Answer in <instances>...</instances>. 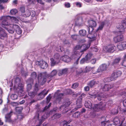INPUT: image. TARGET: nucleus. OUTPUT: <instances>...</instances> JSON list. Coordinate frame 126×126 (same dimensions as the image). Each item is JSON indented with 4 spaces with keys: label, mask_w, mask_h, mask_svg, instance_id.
I'll list each match as a JSON object with an SVG mask.
<instances>
[{
    "label": "nucleus",
    "mask_w": 126,
    "mask_h": 126,
    "mask_svg": "<svg viewBox=\"0 0 126 126\" xmlns=\"http://www.w3.org/2000/svg\"><path fill=\"white\" fill-rule=\"evenodd\" d=\"M9 17L13 22L16 23L18 21V20L14 17H11L9 16H3L0 18V20L2 21L1 26L6 29L8 32L11 33H13L15 31L14 26L15 24H10L8 22V18Z\"/></svg>",
    "instance_id": "nucleus-1"
},
{
    "label": "nucleus",
    "mask_w": 126,
    "mask_h": 126,
    "mask_svg": "<svg viewBox=\"0 0 126 126\" xmlns=\"http://www.w3.org/2000/svg\"><path fill=\"white\" fill-rule=\"evenodd\" d=\"M38 83L41 85H43L47 81L48 83L49 82L51 79V77L48 76L46 72L39 73L38 75Z\"/></svg>",
    "instance_id": "nucleus-2"
},
{
    "label": "nucleus",
    "mask_w": 126,
    "mask_h": 126,
    "mask_svg": "<svg viewBox=\"0 0 126 126\" xmlns=\"http://www.w3.org/2000/svg\"><path fill=\"white\" fill-rule=\"evenodd\" d=\"M90 43H89V44L87 45L84 44L82 45H77L74 48V51H75V54H77V56H78L79 55V52H76L75 51V50L81 49V50L80 52H82L87 50L90 47Z\"/></svg>",
    "instance_id": "nucleus-3"
},
{
    "label": "nucleus",
    "mask_w": 126,
    "mask_h": 126,
    "mask_svg": "<svg viewBox=\"0 0 126 126\" xmlns=\"http://www.w3.org/2000/svg\"><path fill=\"white\" fill-rule=\"evenodd\" d=\"M71 103V102L69 99H66L64 101V102L63 104L60 107L59 109V110H62L64 111L65 110L64 112H67V110H66L67 109V108L70 105Z\"/></svg>",
    "instance_id": "nucleus-4"
},
{
    "label": "nucleus",
    "mask_w": 126,
    "mask_h": 126,
    "mask_svg": "<svg viewBox=\"0 0 126 126\" xmlns=\"http://www.w3.org/2000/svg\"><path fill=\"white\" fill-rule=\"evenodd\" d=\"M116 47L113 45H109L107 46H104L103 47V50L104 52L112 53L115 50Z\"/></svg>",
    "instance_id": "nucleus-5"
},
{
    "label": "nucleus",
    "mask_w": 126,
    "mask_h": 126,
    "mask_svg": "<svg viewBox=\"0 0 126 126\" xmlns=\"http://www.w3.org/2000/svg\"><path fill=\"white\" fill-rule=\"evenodd\" d=\"M38 90V85L37 83H36L35 85L34 89L33 91L28 92V95L31 97H33L36 94Z\"/></svg>",
    "instance_id": "nucleus-6"
},
{
    "label": "nucleus",
    "mask_w": 126,
    "mask_h": 126,
    "mask_svg": "<svg viewBox=\"0 0 126 126\" xmlns=\"http://www.w3.org/2000/svg\"><path fill=\"white\" fill-rule=\"evenodd\" d=\"M105 106V104L102 102H100L99 104H95L93 109L94 111H98L102 110Z\"/></svg>",
    "instance_id": "nucleus-7"
},
{
    "label": "nucleus",
    "mask_w": 126,
    "mask_h": 126,
    "mask_svg": "<svg viewBox=\"0 0 126 126\" xmlns=\"http://www.w3.org/2000/svg\"><path fill=\"white\" fill-rule=\"evenodd\" d=\"M18 88L19 90L18 91V94L20 96H23L24 94V92L23 91L24 85L21 83V82L18 84Z\"/></svg>",
    "instance_id": "nucleus-8"
},
{
    "label": "nucleus",
    "mask_w": 126,
    "mask_h": 126,
    "mask_svg": "<svg viewBox=\"0 0 126 126\" xmlns=\"http://www.w3.org/2000/svg\"><path fill=\"white\" fill-rule=\"evenodd\" d=\"M36 63L37 65H40L41 68L43 69L46 68L48 66L47 63L43 61H37Z\"/></svg>",
    "instance_id": "nucleus-9"
},
{
    "label": "nucleus",
    "mask_w": 126,
    "mask_h": 126,
    "mask_svg": "<svg viewBox=\"0 0 126 126\" xmlns=\"http://www.w3.org/2000/svg\"><path fill=\"white\" fill-rule=\"evenodd\" d=\"M107 68V65L105 64H102L100 65L99 67L98 68L97 71H96L95 72H94L95 70H93V73L94 74L100 72V71H102L105 70Z\"/></svg>",
    "instance_id": "nucleus-10"
},
{
    "label": "nucleus",
    "mask_w": 126,
    "mask_h": 126,
    "mask_svg": "<svg viewBox=\"0 0 126 126\" xmlns=\"http://www.w3.org/2000/svg\"><path fill=\"white\" fill-rule=\"evenodd\" d=\"M82 99L81 97H79L77 101V104L78 106L75 108L74 109L72 110V111L74 112L77 110L78 109L80 108L81 107V101Z\"/></svg>",
    "instance_id": "nucleus-11"
},
{
    "label": "nucleus",
    "mask_w": 126,
    "mask_h": 126,
    "mask_svg": "<svg viewBox=\"0 0 126 126\" xmlns=\"http://www.w3.org/2000/svg\"><path fill=\"white\" fill-rule=\"evenodd\" d=\"M122 74L121 72L120 71H116L113 73L111 75L112 77L113 80H115L117 78L120 77Z\"/></svg>",
    "instance_id": "nucleus-12"
},
{
    "label": "nucleus",
    "mask_w": 126,
    "mask_h": 126,
    "mask_svg": "<svg viewBox=\"0 0 126 126\" xmlns=\"http://www.w3.org/2000/svg\"><path fill=\"white\" fill-rule=\"evenodd\" d=\"M117 28L119 29H124L126 28V21H122L121 23H118L116 26Z\"/></svg>",
    "instance_id": "nucleus-13"
},
{
    "label": "nucleus",
    "mask_w": 126,
    "mask_h": 126,
    "mask_svg": "<svg viewBox=\"0 0 126 126\" xmlns=\"http://www.w3.org/2000/svg\"><path fill=\"white\" fill-rule=\"evenodd\" d=\"M50 105V104L48 106H46L43 110H41L40 111H38L36 113L35 116H34V119H38L39 118V116L40 112H43L45 111L46 110H47V109L49 108Z\"/></svg>",
    "instance_id": "nucleus-14"
},
{
    "label": "nucleus",
    "mask_w": 126,
    "mask_h": 126,
    "mask_svg": "<svg viewBox=\"0 0 126 126\" xmlns=\"http://www.w3.org/2000/svg\"><path fill=\"white\" fill-rule=\"evenodd\" d=\"M117 47L120 50H122L126 49V42L119 43L117 46Z\"/></svg>",
    "instance_id": "nucleus-15"
},
{
    "label": "nucleus",
    "mask_w": 126,
    "mask_h": 126,
    "mask_svg": "<svg viewBox=\"0 0 126 126\" xmlns=\"http://www.w3.org/2000/svg\"><path fill=\"white\" fill-rule=\"evenodd\" d=\"M114 86V84H105L102 88V89L104 91H106L109 90Z\"/></svg>",
    "instance_id": "nucleus-16"
},
{
    "label": "nucleus",
    "mask_w": 126,
    "mask_h": 126,
    "mask_svg": "<svg viewBox=\"0 0 126 126\" xmlns=\"http://www.w3.org/2000/svg\"><path fill=\"white\" fill-rule=\"evenodd\" d=\"M89 24V28H88L90 29V28H91L92 29V31L93 30V27H95L96 25V23L95 21L92 20H89L88 22Z\"/></svg>",
    "instance_id": "nucleus-17"
},
{
    "label": "nucleus",
    "mask_w": 126,
    "mask_h": 126,
    "mask_svg": "<svg viewBox=\"0 0 126 126\" xmlns=\"http://www.w3.org/2000/svg\"><path fill=\"white\" fill-rule=\"evenodd\" d=\"M68 72V68H67L59 70L58 75L59 76H61L63 75L67 74Z\"/></svg>",
    "instance_id": "nucleus-18"
},
{
    "label": "nucleus",
    "mask_w": 126,
    "mask_h": 126,
    "mask_svg": "<svg viewBox=\"0 0 126 126\" xmlns=\"http://www.w3.org/2000/svg\"><path fill=\"white\" fill-rule=\"evenodd\" d=\"M64 94L63 93H56L55 94V96H57L56 100L59 102L61 99H63Z\"/></svg>",
    "instance_id": "nucleus-19"
},
{
    "label": "nucleus",
    "mask_w": 126,
    "mask_h": 126,
    "mask_svg": "<svg viewBox=\"0 0 126 126\" xmlns=\"http://www.w3.org/2000/svg\"><path fill=\"white\" fill-rule=\"evenodd\" d=\"M13 112L12 110H11L10 112L7 114L5 115V121L6 122H10L11 121L10 117L12 115Z\"/></svg>",
    "instance_id": "nucleus-20"
},
{
    "label": "nucleus",
    "mask_w": 126,
    "mask_h": 126,
    "mask_svg": "<svg viewBox=\"0 0 126 126\" xmlns=\"http://www.w3.org/2000/svg\"><path fill=\"white\" fill-rule=\"evenodd\" d=\"M48 93V91H47L46 90H44L39 94L38 95L42 99Z\"/></svg>",
    "instance_id": "nucleus-21"
},
{
    "label": "nucleus",
    "mask_w": 126,
    "mask_h": 126,
    "mask_svg": "<svg viewBox=\"0 0 126 126\" xmlns=\"http://www.w3.org/2000/svg\"><path fill=\"white\" fill-rule=\"evenodd\" d=\"M88 30V32L89 33L87 35V37L90 39L94 38L96 36V34L93 32L91 33H90V31L89 28Z\"/></svg>",
    "instance_id": "nucleus-22"
},
{
    "label": "nucleus",
    "mask_w": 126,
    "mask_h": 126,
    "mask_svg": "<svg viewBox=\"0 0 126 126\" xmlns=\"http://www.w3.org/2000/svg\"><path fill=\"white\" fill-rule=\"evenodd\" d=\"M60 59L64 62H68L70 60V58L67 55H65L60 58Z\"/></svg>",
    "instance_id": "nucleus-23"
},
{
    "label": "nucleus",
    "mask_w": 126,
    "mask_h": 126,
    "mask_svg": "<svg viewBox=\"0 0 126 126\" xmlns=\"http://www.w3.org/2000/svg\"><path fill=\"white\" fill-rule=\"evenodd\" d=\"M123 36L122 35L117 36L114 38V39L116 43L120 42L122 40Z\"/></svg>",
    "instance_id": "nucleus-24"
},
{
    "label": "nucleus",
    "mask_w": 126,
    "mask_h": 126,
    "mask_svg": "<svg viewBox=\"0 0 126 126\" xmlns=\"http://www.w3.org/2000/svg\"><path fill=\"white\" fill-rule=\"evenodd\" d=\"M14 27H15V30L16 33L18 34H20L22 33V30L20 27L18 25L16 24Z\"/></svg>",
    "instance_id": "nucleus-25"
},
{
    "label": "nucleus",
    "mask_w": 126,
    "mask_h": 126,
    "mask_svg": "<svg viewBox=\"0 0 126 126\" xmlns=\"http://www.w3.org/2000/svg\"><path fill=\"white\" fill-rule=\"evenodd\" d=\"M107 22L108 21L106 20L101 22L99 25V27L97 29V31L98 30H102L104 27V26Z\"/></svg>",
    "instance_id": "nucleus-26"
},
{
    "label": "nucleus",
    "mask_w": 126,
    "mask_h": 126,
    "mask_svg": "<svg viewBox=\"0 0 126 126\" xmlns=\"http://www.w3.org/2000/svg\"><path fill=\"white\" fill-rule=\"evenodd\" d=\"M99 83V81L97 80H93L90 81L88 85L91 87H93L95 85Z\"/></svg>",
    "instance_id": "nucleus-27"
},
{
    "label": "nucleus",
    "mask_w": 126,
    "mask_h": 126,
    "mask_svg": "<svg viewBox=\"0 0 126 126\" xmlns=\"http://www.w3.org/2000/svg\"><path fill=\"white\" fill-rule=\"evenodd\" d=\"M30 11L28 10H27L23 14H22V16L24 17H29L31 15Z\"/></svg>",
    "instance_id": "nucleus-28"
},
{
    "label": "nucleus",
    "mask_w": 126,
    "mask_h": 126,
    "mask_svg": "<svg viewBox=\"0 0 126 126\" xmlns=\"http://www.w3.org/2000/svg\"><path fill=\"white\" fill-rule=\"evenodd\" d=\"M85 106L86 108L89 109L92 108V104L91 102L89 101H86L85 104Z\"/></svg>",
    "instance_id": "nucleus-29"
},
{
    "label": "nucleus",
    "mask_w": 126,
    "mask_h": 126,
    "mask_svg": "<svg viewBox=\"0 0 126 126\" xmlns=\"http://www.w3.org/2000/svg\"><path fill=\"white\" fill-rule=\"evenodd\" d=\"M6 35V34L4 30L1 27V25H0V36L3 37Z\"/></svg>",
    "instance_id": "nucleus-30"
},
{
    "label": "nucleus",
    "mask_w": 126,
    "mask_h": 126,
    "mask_svg": "<svg viewBox=\"0 0 126 126\" xmlns=\"http://www.w3.org/2000/svg\"><path fill=\"white\" fill-rule=\"evenodd\" d=\"M55 60H56L57 62H59L60 61V55L58 53H56L54 55Z\"/></svg>",
    "instance_id": "nucleus-31"
},
{
    "label": "nucleus",
    "mask_w": 126,
    "mask_h": 126,
    "mask_svg": "<svg viewBox=\"0 0 126 126\" xmlns=\"http://www.w3.org/2000/svg\"><path fill=\"white\" fill-rule=\"evenodd\" d=\"M61 116V115L60 114L56 113L53 115L52 117V119H57Z\"/></svg>",
    "instance_id": "nucleus-32"
},
{
    "label": "nucleus",
    "mask_w": 126,
    "mask_h": 126,
    "mask_svg": "<svg viewBox=\"0 0 126 126\" xmlns=\"http://www.w3.org/2000/svg\"><path fill=\"white\" fill-rule=\"evenodd\" d=\"M79 33L81 36H84L86 35V32L85 30H82L79 31Z\"/></svg>",
    "instance_id": "nucleus-33"
},
{
    "label": "nucleus",
    "mask_w": 126,
    "mask_h": 126,
    "mask_svg": "<svg viewBox=\"0 0 126 126\" xmlns=\"http://www.w3.org/2000/svg\"><path fill=\"white\" fill-rule=\"evenodd\" d=\"M120 60L121 59L120 58H118L115 59L112 63V64L113 65H114L118 64L120 62Z\"/></svg>",
    "instance_id": "nucleus-34"
},
{
    "label": "nucleus",
    "mask_w": 126,
    "mask_h": 126,
    "mask_svg": "<svg viewBox=\"0 0 126 126\" xmlns=\"http://www.w3.org/2000/svg\"><path fill=\"white\" fill-rule=\"evenodd\" d=\"M57 70H54L51 72L50 75H48V76H50L51 79V77H53L57 75Z\"/></svg>",
    "instance_id": "nucleus-35"
},
{
    "label": "nucleus",
    "mask_w": 126,
    "mask_h": 126,
    "mask_svg": "<svg viewBox=\"0 0 126 126\" xmlns=\"http://www.w3.org/2000/svg\"><path fill=\"white\" fill-rule=\"evenodd\" d=\"M94 68V67H92L89 66H86L84 72L85 73L88 72Z\"/></svg>",
    "instance_id": "nucleus-36"
},
{
    "label": "nucleus",
    "mask_w": 126,
    "mask_h": 126,
    "mask_svg": "<svg viewBox=\"0 0 126 126\" xmlns=\"http://www.w3.org/2000/svg\"><path fill=\"white\" fill-rule=\"evenodd\" d=\"M80 112L77 111L73 115V116L75 118H78L80 116Z\"/></svg>",
    "instance_id": "nucleus-37"
},
{
    "label": "nucleus",
    "mask_w": 126,
    "mask_h": 126,
    "mask_svg": "<svg viewBox=\"0 0 126 126\" xmlns=\"http://www.w3.org/2000/svg\"><path fill=\"white\" fill-rule=\"evenodd\" d=\"M21 82V80L20 78L17 77L16 78L15 80V82L14 84L15 85H17L18 84L20 83Z\"/></svg>",
    "instance_id": "nucleus-38"
},
{
    "label": "nucleus",
    "mask_w": 126,
    "mask_h": 126,
    "mask_svg": "<svg viewBox=\"0 0 126 126\" xmlns=\"http://www.w3.org/2000/svg\"><path fill=\"white\" fill-rule=\"evenodd\" d=\"M93 56L92 54L89 53L87 54L85 56V58L88 61L90 60Z\"/></svg>",
    "instance_id": "nucleus-39"
},
{
    "label": "nucleus",
    "mask_w": 126,
    "mask_h": 126,
    "mask_svg": "<svg viewBox=\"0 0 126 126\" xmlns=\"http://www.w3.org/2000/svg\"><path fill=\"white\" fill-rule=\"evenodd\" d=\"M33 82V79L32 78H30L27 79V84H32Z\"/></svg>",
    "instance_id": "nucleus-40"
},
{
    "label": "nucleus",
    "mask_w": 126,
    "mask_h": 126,
    "mask_svg": "<svg viewBox=\"0 0 126 126\" xmlns=\"http://www.w3.org/2000/svg\"><path fill=\"white\" fill-rule=\"evenodd\" d=\"M112 81H114V80L111 76L110 77L105 79L104 80L105 82H109Z\"/></svg>",
    "instance_id": "nucleus-41"
},
{
    "label": "nucleus",
    "mask_w": 126,
    "mask_h": 126,
    "mask_svg": "<svg viewBox=\"0 0 126 126\" xmlns=\"http://www.w3.org/2000/svg\"><path fill=\"white\" fill-rule=\"evenodd\" d=\"M50 60L51 61V65L52 66H54L55 65L56 63H57L58 62H57V60H56V61H55V60H54L53 58H51L50 59Z\"/></svg>",
    "instance_id": "nucleus-42"
},
{
    "label": "nucleus",
    "mask_w": 126,
    "mask_h": 126,
    "mask_svg": "<svg viewBox=\"0 0 126 126\" xmlns=\"http://www.w3.org/2000/svg\"><path fill=\"white\" fill-rule=\"evenodd\" d=\"M113 122L115 124H117L120 123V121L117 117L114 118L113 119Z\"/></svg>",
    "instance_id": "nucleus-43"
},
{
    "label": "nucleus",
    "mask_w": 126,
    "mask_h": 126,
    "mask_svg": "<svg viewBox=\"0 0 126 126\" xmlns=\"http://www.w3.org/2000/svg\"><path fill=\"white\" fill-rule=\"evenodd\" d=\"M11 98L12 99L15 100L17 99V96L16 94H13L11 95Z\"/></svg>",
    "instance_id": "nucleus-44"
},
{
    "label": "nucleus",
    "mask_w": 126,
    "mask_h": 126,
    "mask_svg": "<svg viewBox=\"0 0 126 126\" xmlns=\"http://www.w3.org/2000/svg\"><path fill=\"white\" fill-rule=\"evenodd\" d=\"M41 119L39 120V123L38 125H40V126L41 125L43 122L44 120L45 119V116L44 115H43L42 116Z\"/></svg>",
    "instance_id": "nucleus-45"
},
{
    "label": "nucleus",
    "mask_w": 126,
    "mask_h": 126,
    "mask_svg": "<svg viewBox=\"0 0 126 126\" xmlns=\"http://www.w3.org/2000/svg\"><path fill=\"white\" fill-rule=\"evenodd\" d=\"M23 109L22 107H17L16 108V110L17 112H19L21 111Z\"/></svg>",
    "instance_id": "nucleus-46"
},
{
    "label": "nucleus",
    "mask_w": 126,
    "mask_h": 126,
    "mask_svg": "<svg viewBox=\"0 0 126 126\" xmlns=\"http://www.w3.org/2000/svg\"><path fill=\"white\" fill-rule=\"evenodd\" d=\"M17 12V11L16 9H13L10 11L11 14L13 15H15Z\"/></svg>",
    "instance_id": "nucleus-47"
},
{
    "label": "nucleus",
    "mask_w": 126,
    "mask_h": 126,
    "mask_svg": "<svg viewBox=\"0 0 126 126\" xmlns=\"http://www.w3.org/2000/svg\"><path fill=\"white\" fill-rule=\"evenodd\" d=\"M96 97L97 98L98 100H101L103 98L102 94H97Z\"/></svg>",
    "instance_id": "nucleus-48"
},
{
    "label": "nucleus",
    "mask_w": 126,
    "mask_h": 126,
    "mask_svg": "<svg viewBox=\"0 0 126 126\" xmlns=\"http://www.w3.org/2000/svg\"><path fill=\"white\" fill-rule=\"evenodd\" d=\"M37 74L35 72H33L31 74V77L33 78V79H36V77H37Z\"/></svg>",
    "instance_id": "nucleus-49"
},
{
    "label": "nucleus",
    "mask_w": 126,
    "mask_h": 126,
    "mask_svg": "<svg viewBox=\"0 0 126 126\" xmlns=\"http://www.w3.org/2000/svg\"><path fill=\"white\" fill-rule=\"evenodd\" d=\"M32 84H27V89L28 92L30 91V90L32 89Z\"/></svg>",
    "instance_id": "nucleus-50"
},
{
    "label": "nucleus",
    "mask_w": 126,
    "mask_h": 126,
    "mask_svg": "<svg viewBox=\"0 0 126 126\" xmlns=\"http://www.w3.org/2000/svg\"><path fill=\"white\" fill-rule=\"evenodd\" d=\"M88 61L85 58H82L80 61V63L81 64H83L85 62L87 63Z\"/></svg>",
    "instance_id": "nucleus-51"
},
{
    "label": "nucleus",
    "mask_w": 126,
    "mask_h": 126,
    "mask_svg": "<svg viewBox=\"0 0 126 126\" xmlns=\"http://www.w3.org/2000/svg\"><path fill=\"white\" fill-rule=\"evenodd\" d=\"M8 111V109L7 107H5L2 110V112L3 114H5Z\"/></svg>",
    "instance_id": "nucleus-52"
},
{
    "label": "nucleus",
    "mask_w": 126,
    "mask_h": 126,
    "mask_svg": "<svg viewBox=\"0 0 126 126\" xmlns=\"http://www.w3.org/2000/svg\"><path fill=\"white\" fill-rule=\"evenodd\" d=\"M83 72V69L82 68L77 70L76 72L77 74H80Z\"/></svg>",
    "instance_id": "nucleus-53"
},
{
    "label": "nucleus",
    "mask_w": 126,
    "mask_h": 126,
    "mask_svg": "<svg viewBox=\"0 0 126 126\" xmlns=\"http://www.w3.org/2000/svg\"><path fill=\"white\" fill-rule=\"evenodd\" d=\"M79 86V84L77 83H75L73 84L72 86V88L75 89L77 88Z\"/></svg>",
    "instance_id": "nucleus-54"
},
{
    "label": "nucleus",
    "mask_w": 126,
    "mask_h": 126,
    "mask_svg": "<svg viewBox=\"0 0 126 126\" xmlns=\"http://www.w3.org/2000/svg\"><path fill=\"white\" fill-rule=\"evenodd\" d=\"M51 98V94H49V95L47 97V102L48 103L49 102Z\"/></svg>",
    "instance_id": "nucleus-55"
},
{
    "label": "nucleus",
    "mask_w": 126,
    "mask_h": 126,
    "mask_svg": "<svg viewBox=\"0 0 126 126\" xmlns=\"http://www.w3.org/2000/svg\"><path fill=\"white\" fill-rule=\"evenodd\" d=\"M20 10L22 14H23L25 12V7H21Z\"/></svg>",
    "instance_id": "nucleus-56"
},
{
    "label": "nucleus",
    "mask_w": 126,
    "mask_h": 126,
    "mask_svg": "<svg viewBox=\"0 0 126 126\" xmlns=\"http://www.w3.org/2000/svg\"><path fill=\"white\" fill-rule=\"evenodd\" d=\"M31 12V16L32 17H34L35 15V11L33 10H32L30 11Z\"/></svg>",
    "instance_id": "nucleus-57"
},
{
    "label": "nucleus",
    "mask_w": 126,
    "mask_h": 126,
    "mask_svg": "<svg viewBox=\"0 0 126 126\" xmlns=\"http://www.w3.org/2000/svg\"><path fill=\"white\" fill-rule=\"evenodd\" d=\"M64 6L65 7L69 8L70 7V4L69 2H66L64 4Z\"/></svg>",
    "instance_id": "nucleus-58"
},
{
    "label": "nucleus",
    "mask_w": 126,
    "mask_h": 126,
    "mask_svg": "<svg viewBox=\"0 0 126 126\" xmlns=\"http://www.w3.org/2000/svg\"><path fill=\"white\" fill-rule=\"evenodd\" d=\"M91 48L92 50L93 51L97 52L98 51V49L94 47H91Z\"/></svg>",
    "instance_id": "nucleus-59"
},
{
    "label": "nucleus",
    "mask_w": 126,
    "mask_h": 126,
    "mask_svg": "<svg viewBox=\"0 0 126 126\" xmlns=\"http://www.w3.org/2000/svg\"><path fill=\"white\" fill-rule=\"evenodd\" d=\"M71 37L74 40H76L77 37V36L76 35H72L71 36Z\"/></svg>",
    "instance_id": "nucleus-60"
},
{
    "label": "nucleus",
    "mask_w": 126,
    "mask_h": 126,
    "mask_svg": "<svg viewBox=\"0 0 126 126\" xmlns=\"http://www.w3.org/2000/svg\"><path fill=\"white\" fill-rule=\"evenodd\" d=\"M56 50L57 51H62L63 50L61 49V47L60 46H59V47H57Z\"/></svg>",
    "instance_id": "nucleus-61"
},
{
    "label": "nucleus",
    "mask_w": 126,
    "mask_h": 126,
    "mask_svg": "<svg viewBox=\"0 0 126 126\" xmlns=\"http://www.w3.org/2000/svg\"><path fill=\"white\" fill-rule=\"evenodd\" d=\"M76 4L78 7H80L81 6L82 4L80 2H77L76 3Z\"/></svg>",
    "instance_id": "nucleus-62"
},
{
    "label": "nucleus",
    "mask_w": 126,
    "mask_h": 126,
    "mask_svg": "<svg viewBox=\"0 0 126 126\" xmlns=\"http://www.w3.org/2000/svg\"><path fill=\"white\" fill-rule=\"evenodd\" d=\"M97 94H94V93H90V95H91L92 96H93L94 98H95L96 97V95Z\"/></svg>",
    "instance_id": "nucleus-63"
},
{
    "label": "nucleus",
    "mask_w": 126,
    "mask_h": 126,
    "mask_svg": "<svg viewBox=\"0 0 126 126\" xmlns=\"http://www.w3.org/2000/svg\"><path fill=\"white\" fill-rule=\"evenodd\" d=\"M122 65L126 67V61L124 60L123 61L122 63Z\"/></svg>",
    "instance_id": "nucleus-64"
}]
</instances>
